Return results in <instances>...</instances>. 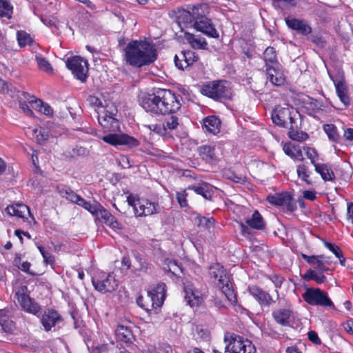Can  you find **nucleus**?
<instances>
[{"instance_id":"f257e3e1","label":"nucleus","mask_w":353,"mask_h":353,"mask_svg":"<svg viewBox=\"0 0 353 353\" xmlns=\"http://www.w3.org/2000/svg\"><path fill=\"white\" fill-rule=\"evenodd\" d=\"M181 97L170 90L158 89L153 94L141 98L140 105L152 116L172 114L180 110Z\"/></svg>"},{"instance_id":"f03ea898","label":"nucleus","mask_w":353,"mask_h":353,"mask_svg":"<svg viewBox=\"0 0 353 353\" xmlns=\"http://www.w3.org/2000/svg\"><path fill=\"white\" fill-rule=\"evenodd\" d=\"M117 113V109L114 105H107L105 109L99 112L98 121L103 129L110 133L102 137V140L105 143L114 145H127L129 148L137 147L139 141L135 138L125 134H117L120 130V123L118 119L114 117Z\"/></svg>"},{"instance_id":"7ed1b4c3","label":"nucleus","mask_w":353,"mask_h":353,"mask_svg":"<svg viewBox=\"0 0 353 353\" xmlns=\"http://www.w3.org/2000/svg\"><path fill=\"white\" fill-rule=\"evenodd\" d=\"M123 60L131 66L141 68L157 59L154 44L146 40H132L123 49Z\"/></svg>"},{"instance_id":"20e7f679","label":"nucleus","mask_w":353,"mask_h":353,"mask_svg":"<svg viewBox=\"0 0 353 353\" xmlns=\"http://www.w3.org/2000/svg\"><path fill=\"white\" fill-rule=\"evenodd\" d=\"M174 22H211L210 7L207 3L188 5L187 8L178 7L168 13Z\"/></svg>"},{"instance_id":"39448f33","label":"nucleus","mask_w":353,"mask_h":353,"mask_svg":"<svg viewBox=\"0 0 353 353\" xmlns=\"http://www.w3.org/2000/svg\"><path fill=\"white\" fill-rule=\"evenodd\" d=\"M210 275L211 278L217 280V285L221 289L227 299L232 305L237 302L236 294L234 292L230 276L225 270L219 263H215L210 268Z\"/></svg>"},{"instance_id":"423d86ee","label":"nucleus","mask_w":353,"mask_h":353,"mask_svg":"<svg viewBox=\"0 0 353 353\" xmlns=\"http://www.w3.org/2000/svg\"><path fill=\"white\" fill-rule=\"evenodd\" d=\"M127 202L132 207L135 216L138 217L157 214L161 210L158 203L140 198L136 194H129L127 196Z\"/></svg>"},{"instance_id":"0eeeda50","label":"nucleus","mask_w":353,"mask_h":353,"mask_svg":"<svg viewBox=\"0 0 353 353\" xmlns=\"http://www.w3.org/2000/svg\"><path fill=\"white\" fill-rule=\"evenodd\" d=\"M201 92L214 100L230 99L232 95L230 83L223 80L213 81L203 84L201 88Z\"/></svg>"},{"instance_id":"6e6552de","label":"nucleus","mask_w":353,"mask_h":353,"mask_svg":"<svg viewBox=\"0 0 353 353\" xmlns=\"http://www.w3.org/2000/svg\"><path fill=\"white\" fill-rule=\"evenodd\" d=\"M225 353H256L252 342L235 334L227 333L224 336Z\"/></svg>"},{"instance_id":"1a4fd4ad","label":"nucleus","mask_w":353,"mask_h":353,"mask_svg":"<svg viewBox=\"0 0 353 353\" xmlns=\"http://www.w3.org/2000/svg\"><path fill=\"white\" fill-rule=\"evenodd\" d=\"M92 283L94 289L101 293L112 292L118 286V282L113 274L103 272L92 276Z\"/></svg>"},{"instance_id":"9d476101","label":"nucleus","mask_w":353,"mask_h":353,"mask_svg":"<svg viewBox=\"0 0 353 353\" xmlns=\"http://www.w3.org/2000/svg\"><path fill=\"white\" fill-rule=\"evenodd\" d=\"M303 300L311 305L333 307L334 303L328 297L327 294L319 288H310L306 289L302 295Z\"/></svg>"},{"instance_id":"9b49d317","label":"nucleus","mask_w":353,"mask_h":353,"mask_svg":"<svg viewBox=\"0 0 353 353\" xmlns=\"http://www.w3.org/2000/svg\"><path fill=\"white\" fill-rule=\"evenodd\" d=\"M26 286H21L16 292L15 297L20 307L26 312L37 314L40 312L41 307L37 303L27 294Z\"/></svg>"},{"instance_id":"f8f14e48","label":"nucleus","mask_w":353,"mask_h":353,"mask_svg":"<svg viewBox=\"0 0 353 353\" xmlns=\"http://www.w3.org/2000/svg\"><path fill=\"white\" fill-rule=\"evenodd\" d=\"M66 66L77 79L82 82L85 81L88 72L87 61L80 57H73L68 59Z\"/></svg>"},{"instance_id":"ddd939ff","label":"nucleus","mask_w":353,"mask_h":353,"mask_svg":"<svg viewBox=\"0 0 353 353\" xmlns=\"http://www.w3.org/2000/svg\"><path fill=\"white\" fill-rule=\"evenodd\" d=\"M293 109L288 105L282 107L276 106L272 113V119L276 125L285 128L288 124L290 125L294 123V119L292 116Z\"/></svg>"},{"instance_id":"4468645a","label":"nucleus","mask_w":353,"mask_h":353,"mask_svg":"<svg viewBox=\"0 0 353 353\" xmlns=\"http://www.w3.org/2000/svg\"><path fill=\"white\" fill-rule=\"evenodd\" d=\"M185 300L190 307H198L203 301L202 292L192 283L185 284L184 286Z\"/></svg>"},{"instance_id":"2eb2a0df","label":"nucleus","mask_w":353,"mask_h":353,"mask_svg":"<svg viewBox=\"0 0 353 353\" xmlns=\"http://www.w3.org/2000/svg\"><path fill=\"white\" fill-rule=\"evenodd\" d=\"M96 218L114 230H121L122 225L102 205H99L94 214Z\"/></svg>"},{"instance_id":"dca6fc26","label":"nucleus","mask_w":353,"mask_h":353,"mask_svg":"<svg viewBox=\"0 0 353 353\" xmlns=\"http://www.w3.org/2000/svg\"><path fill=\"white\" fill-rule=\"evenodd\" d=\"M272 316L282 326H290L294 320V313L290 307L276 309L272 312Z\"/></svg>"},{"instance_id":"f3484780","label":"nucleus","mask_w":353,"mask_h":353,"mask_svg":"<svg viewBox=\"0 0 353 353\" xmlns=\"http://www.w3.org/2000/svg\"><path fill=\"white\" fill-rule=\"evenodd\" d=\"M248 290L261 307H268L274 302L268 292L256 285L249 286Z\"/></svg>"},{"instance_id":"a211bd4d","label":"nucleus","mask_w":353,"mask_h":353,"mask_svg":"<svg viewBox=\"0 0 353 353\" xmlns=\"http://www.w3.org/2000/svg\"><path fill=\"white\" fill-rule=\"evenodd\" d=\"M302 258L308 263L317 272H324L329 270L327 268L328 262L325 260L322 255L308 256L305 254H301Z\"/></svg>"},{"instance_id":"6ab92c4d","label":"nucleus","mask_w":353,"mask_h":353,"mask_svg":"<svg viewBox=\"0 0 353 353\" xmlns=\"http://www.w3.org/2000/svg\"><path fill=\"white\" fill-rule=\"evenodd\" d=\"M61 315L54 310H48L42 315L41 321L46 331H50L52 327L62 321Z\"/></svg>"},{"instance_id":"aec40b11","label":"nucleus","mask_w":353,"mask_h":353,"mask_svg":"<svg viewBox=\"0 0 353 353\" xmlns=\"http://www.w3.org/2000/svg\"><path fill=\"white\" fill-rule=\"evenodd\" d=\"M198 55L192 50H185L181 52V59L176 55L174 57L175 65L181 70H184L192 65L198 60Z\"/></svg>"},{"instance_id":"412c9836","label":"nucleus","mask_w":353,"mask_h":353,"mask_svg":"<svg viewBox=\"0 0 353 353\" xmlns=\"http://www.w3.org/2000/svg\"><path fill=\"white\" fill-rule=\"evenodd\" d=\"M266 74L268 79L273 85L279 86L285 82V78L281 70L279 63L266 67Z\"/></svg>"},{"instance_id":"4be33fe9","label":"nucleus","mask_w":353,"mask_h":353,"mask_svg":"<svg viewBox=\"0 0 353 353\" xmlns=\"http://www.w3.org/2000/svg\"><path fill=\"white\" fill-rule=\"evenodd\" d=\"M267 201L272 205L289 208L292 202V196L286 192L276 193L268 195Z\"/></svg>"},{"instance_id":"5701e85b","label":"nucleus","mask_w":353,"mask_h":353,"mask_svg":"<svg viewBox=\"0 0 353 353\" xmlns=\"http://www.w3.org/2000/svg\"><path fill=\"white\" fill-rule=\"evenodd\" d=\"M137 304L146 311H151L160 307L162 305L157 304V299L152 293L148 292L145 296H140L137 299Z\"/></svg>"},{"instance_id":"b1692460","label":"nucleus","mask_w":353,"mask_h":353,"mask_svg":"<svg viewBox=\"0 0 353 353\" xmlns=\"http://www.w3.org/2000/svg\"><path fill=\"white\" fill-rule=\"evenodd\" d=\"M184 38L188 44L194 49H208V43L205 39L201 37L200 35L185 32Z\"/></svg>"},{"instance_id":"393cba45","label":"nucleus","mask_w":353,"mask_h":353,"mask_svg":"<svg viewBox=\"0 0 353 353\" xmlns=\"http://www.w3.org/2000/svg\"><path fill=\"white\" fill-rule=\"evenodd\" d=\"M221 121L216 116H210L203 120V129L210 134H216L220 132Z\"/></svg>"},{"instance_id":"a878e982","label":"nucleus","mask_w":353,"mask_h":353,"mask_svg":"<svg viewBox=\"0 0 353 353\" xmlns=\"http://www.w3.org/2000/svg\"><path fill=\"white\" fill-rule=\"evenodd\" d=\"M330 77L335 85L337 96L339 97L340 101L345 105H349L350 103V99L348 95V89L345 82L342 80L335 81L330 74Z\"/></svg>"},{"instance_id":"bb28decb","label":"nucleus","mask_w":353,"mask_h":353,"mask_svg":"<svg viewBox=\"0 0 353 353\" xmlns=\"http://www.w3.org/2000/svg\"><path fill=\"white\" fill-rule=\"evenodd\" d=\"M6 211L11 216H16L23 219L26 217V214H30L29 208L21 203H16L9 205L6 208Z\"/></svg>"},{"instance_id":"cd10ccee","label":"nucleus","mask_w":353,"mask_h":353,"mask_svg":"<svg viewBox=\"0 0 353 353\" xmlns=\"http://www.w3.org/2000/svg\"><path fill=\"white\" fill-rule=\"evenodd\" d=\"M283 151L285 153L292 159L302 161L303 158V151L299 145L292 143H285L283 145Z\"/></svg>"},{"instance_id":"c85d7f7f","label":"nucleus","mask_w":353,"mask_h":353,"mask_svg":"<svg viewBox=\"0 0 353 353\" xmlns=\"http://www.w3.org/2000/svg\"><path fill=\"white\" fill-rule=\"evenodd\" d=\"M188 189L194 190L196 194L201 195L206 199H210L214 194L213 187L206 183H201L198 185L189 186Z\"/></svg>"},{"instance_id":"c756f323","label":"nucleus","mask_w":353,"mask_h":353,"mask_svg":"<svg viewBox=\"0 0 353 353\" xmlns=\"http://www.w3.org/2000/svg\"><path fill=\"white\" fill-rule=\"evenodd\" d=\"M115 332L117 339L125 343L130 344L134 339L132 331L126 326L119 325Z\"/></svg>"},{"instance_id":"7c9ffc66","label":"nucleus","mask_w":353,"mask_h":353,"mask_svg":"<svg viewBox=\"0 0 353 353\" xmlns=\"http://www.w3.org/2000/svg\"><path fill=\"white\" fill-rule=\"evenodd\" d=\"M315 171L319 174L325 181H333L335 178L332 169L327 164L318 163L314 165Z\"/></svg>"},{"instance_id":"2f4dec72","label":"nucleus","mask_w":353,"mask_h":353,"mask_svg":"<svg viewBox=\"0 0 353 353\" xmlns=\"http://www.w3.org/2000/svg\"><path fill=\"white\" fill-rule=\"evenodd\" d=\"M199 155L208 163H213L216 160L214 146L202 145L199 148Z\"/></svg>"},{"instance_id":"473e14b6","label":"nucleus","mask_w":353,"mask_h":353,"mask_svg":"<svg viewBox=\"0 0 353 353\" xmlns=\"http://www.w3.org/2000/svg\"><path fill=\"white\" fill-rule=\"evenodd\" d=\"M193 27L195 30L210 37L218 38L219 37V32L214 28L213 23H193Z\"/></svg>"},{"instance_id":"72a5a7b5","label":"nucleus","mask_w":353,"mask_h":353,"mask_svg":"<svg viewBox=\"0 0 353 353\" xmlns=\"http://www.w3.org/2000/svg\"><path fill=\"white\" fill-rule=\"evenodd\" d=\"M246 223L250 228L256 230H262L265 228L263 219L257 210L253 212L251 218L246 220Z\"/></svg>"},{"instance_id":"f704fd0d","label":"nucleus","mask_w":353,"mask_h":353,"mask_svg":"<svg viewBox=\"0 0 353 353\" xmlns=\"http://www.w3.org/2000/svg\"><path fill=\"white\" fill-rule=\"evenodd\" d=\"M165 288L166 285L164 283H159L153 289L149 290L157 299L158 305H162L164 301L166 291Z\"/></svg>"},{"instance_id":"c9c22d12","label":"nucleus","mask_w":353,"mask_h":353,"mask_svg":"<svg viewBox=\"0 0 353 353\" xmlns=\"http://www.w3.org/2000/svg\"><path fill=\"white\" fill-rule=\"evenodd\" d=\"M0 325L2 330L8 333L11 332L14 327L13 321L10 319L6 311L3 310L0 312Z\"/></svg>"},{"instance_id":"e433bc0d","label":"nucleus","mask_w":353,"mask_h":353,"mask_svg":"<svg viewBox=\"0 0 353 353\" xmlns=\"http://www.w3.org/2000/svg\"><path fill=\"white\" fill-rule=\"evenodd\" d=\"M323 272H317L312 269L308 270L303 276V279L306 281L314 280L318 284L323 283L326 281V277Z\"/></svg>"},{"instance_id":"4c0bfd02","label":"nucleus","mask_w":353,"mask_h":353,"mask_svg":"<svg viewBox=\"0 0 353 353\" xmlns=\"http://www.w3.org/2000/svg\"><path fill=\"white\" fill-rule=\"evenodd\" d=\"M265 66L279 64L277 62L276 54L275 50L272 47H268L263 53Z\"/></svg>"},{"instance_id":"58836bf2","label":"nucleus","mask_w":353,"mask_h":353,"mask_svg":"<svg viewBox=\"0 0 353 353\" xmlns=\"http://www.w3.org/2000/svg\"><path fill=\"white\" fill-rule=\"evenodd\" d=\"M323 128L330 141L333 142L339 141L340 134L338 133L337 128L334 125L325 124Z\"/></svg>"},{"instance_id":"ea45409f","label":"nucleus","mask_w":353,"mask_h":353,"mask_svg":"<svg viewBox=\"0 0 353 353\" xmlns=\"http://www.w3.org/2000/svg\"><path fill=\"white\" fill-rule=\"evenodd\" d=\"M13 13V6L6 0H0V17H6L10 19Z\"/></svg>"},{"instance_id":"a19ab883","label":"nucleus","mask_w":353,"mask_h":353,"mask_svg":"<svg viewBox=\"0 0 353 353\" xmlns=\"http://www.w3.org/2000/svg\"><path fill=\"white\" fill-rule=\"evenodd\" d=\"M296 172L298 177L307 184L310 185L311 181L310 180V172L307 167L304 164L299 165L296 168Z\"/></svg>"},{"instance_id":"79ce46f5","label":"nucleus","mask_w":353,"mask_h":353,"mask_svg":"<svg viewBox=\"0 0 353 353\" xmlns=\"http://www.w3.org/2000/svg\"><path fill=\"white\" fill-rule=\"evenodd\" d=\"M17 39L18 43L21 47H24L27 45H30L33 41L31 35L25 31L20 30L17 33Z\"/></svg>"},{"instance_id":"37998d69","label":"nucleus","mask_w":353,"mask_h":353,"mask_svg":"<svg viewBox=\"0 0 353 353\" xmlns=\"http://www.w3.org/2000/svg\"><path fill=\"white\" fill-rule=\"evenodd\" d=\"M289 28L296 30L298 33L307 35L311 32V28L307 23H287Z\"/></svg>"},{"instance_id":"c03bdc74","label":"nucleus","mask_w":353,"mask_h":353,"mask_svg":"<svg viewBox=\"0 0 353 353\" xmlns=\"http://www.w3.org/2000/svg\"><path fill=\"white\" fill-rule=\"evenodd\" d=\"M194 223L199 227L210 229L214 225V220L212 217L206 218L205 216L198 215L194 219Z\"/></svg>"},{"instance_id":"a18cd8bd","label":"nucleus","mask_w":353,"mask_h":353,"mask_svg":"<svg viewBox=\"0 0 353 353\" xmlns=\"http://www.w3.org/2000/svg\"><path fill=\"white\" fill-rule=\"evenodd\" d=\"M33 133L37 142L39 144H43L49 138L48 131L43 128L34 129Z\"/></svg>"},{"instance_id":"49530a36","label":"nucleus","mask_w":353,"mask_h":353,"mask_svg":"<svg viewBox=\"0 0 353 353\" xmlns=\"http://www.w3.org/2000/svg\"><path fill=\"white\" fill-rule=\"evenodd\" d=\"M35 59L40 70H42L46 72H52V68L46 58L43 57L41 54H37Z\"/></svg>"},{"instance_id":"de8ad7c7","label":"nucleus","mask_w":353,"mask_h":353,"mask_svg":"<svg viewBox=\"0 0 353 353\" xmlns=\"http://www.w3.org/2000/svg\"><path fill=\"white\" fill-rule=\"evenodd\" d=\"M289 137L290 139L297 141H303L308 138V134L303 131H296L293 128V125H290L289 131Z\"/></svg>"},{"instance_id":"09e8293b","label":"nucleus","mask_w":353,"mask_h":353,"mask_svg":"<svg viewBox=\"0 0 353 353\" xmlns=\"http://www.w3.org/2000/svg\"><path fill=\"white\" fill-rule=\"evenodd\" d=\"M296 3L297 0H275L272 6L275 8L284 10L296 6Z\"/></svg>"},{"instance_id":"8fccbe9b","label":"nucleus","mask_w":353,"mask_h":353,"mask_svg":"<svg viewBox=\"0 0 353 353\" xmlns=\"http://www.w3.org/2000/svg\"><path fill=\"white\" fill-rule=\"evenodd\" d=\"M77 204L78 205L83 208L84 209L87 210L92 214H94V213L96 212L97 208H99V205H100L97 202H94L93 203H90V202L86 201L82 197L79 198Z\"/></svg>"},{"instance_id":"3c124183","label":"nucleus","mask_w":353,"mask_h":353,"mask_svg":"<svg viewBox=\"0 0 353 353\" xmlns=\"http://www.w3.org/2000/svg\"><path fill=\"white\" fill-rule=\"evenodd\" d=\"M325 247L328 248L334 255L340 260V263L345 265V259L343 256L342 252L340 248L330 243H325Z\"/></svg>"},{"instance_id":"603ef678","label":"nucleus","mask_w":353,"mask_h":353,"mask_svg":"<svg viewBox=\"0 0 353 353\" xmlns=\"http://www.w3.org/2000/svg\"><path fill=\"white\" fill-rule=\"evenodd\" d=\"M38 250H39L40 253L41 254L43 261L46 264H50L52 265L54 262V258L51 254V253L49 252L48 249H46L45 247L39 245L37 246Z\"/></svg>"},{"instance_id":"864d4df0","label":"nucleus","mask_w":353,"mask_h":353,"mask_svg":"<svg viewBox=\"0 0 353 353\" xmlns=\"http://www.w3.org/2000/svg\"><path fill=\"white\" fill-rule=\"evenodd\" d=\"M179 117L176 115H172L165 120V121L163 124V126H164L165 130L167 129L175 130L179 126Z\"/></svg>"},{"instance_id":"5fc2aeb1","label":"nucleus","mask_w":353,"mask_h":353,"mask_svg":"<svg viewBox=\"0 0 353 353\" xmlns=\"http://www.w3.org/2000/svg\"><path fill=\"white\" fill-rule=\"evenodd\" d=\"M303 150L305 152L306 156L311 161V163L314 166V165L318 164L316 163V160L319 157V155L316 151L314 148H310L309 147H304Z\"/></svg>"},{"instance_id":"6e6d98bb","label":"nucleus","mask_w":353,"mask_h":353,"mask_svg":"<svg viewBox=\"0 0 353 353\" xmlns=\"http://www.w3.org/2000/svg\"><path fill=\"white\" fill-rule=\"evenodd\" d=\"M28 96V98H27V100L28 103L31 105V108L38 112H40L44 102L39 99L35 98L34 96Z\"/></svg>"},{"instance_id":"4d7b16f0","label":"nucleus","mask_w":353,"mask_h":353,"mask_svg":"<svg viewBox=\"0 0 353 353\" xmlns=\"http://www.w3.org/2000/svg\"><path fill=\"white\" fill-rule=\"evenodd\" d=\"M176 199L179 204V205L181 208L187 207L188 206V201H187V196L188 193L186 192V190H183L180 192H177L176 194Z\"/></svg>"},{"instance_id":"13d9d810","label":"nucleus","mask_w":353,"mask_h":353,"mask_svg":"<svg viewBox=\"0 0 353 353\" xmlns=\"http://www.w3.org/2000/svg\"><path fill=\"white\" fill-rule=\"evenodd\" d=\"M163 269L167 272L175 274L179 270H180V267L175 261L167 260Z\"/></svg>"},{"instance_id":"bf43d9fd","label":"nucleus","mask_w":353,"mask_h":353,"mask_svg":"<svg viewBox=\"0 0 353 353\" xmlns=\"http://www.w3.org/2000/svg\"><path fill=\"white\" fill-rule=\"evenodd\" d=\"M150 130L156 132L160 135H164L165 134V129L164 126H161L159 124H151L145 125Z\"/></svg>"},{"instance_id":"052dcab7","label":"nucleus","mask_w":353,"mask_h":353,"mask_svg":"<svg viewBox=\"0 0 353 353\" xmlns=\"http://www.w3.org/2000/svg\"><path fill=\"white\" fill-rule=\"evenodd\" d=\"M269 279L274 283L275 288H280L283 283L284 279L280 275L273 274L268 276Z\"/></svg>"},{"instance_id":"680f3d73","label":"nucleus","mask_w":353,"mask_h":353,"mask_svg":"<svg viewBox=\"0 0 353 353\" xmlns=\"http://www.w3.org/2000/svg\"><path fill=\"white\" fill-rule=\"evenodd\" d=\"M65 197L68 200L77 204L81 196L77 194L76 193H74L71 190H65Z\"/></svg>"},{"instance_id":"e2e57ef3","label":"nucleus","mask_w":353,"mask_h":353,"mask_svg":"<svg viewBox=\"0 0 353 353\" xmlns=\"http://www.w3.org/2000/svg\"><path fill=\"white\" fill-rule=\"evenodd\" d=\"M19 106L21 109L28 116L32 117L34 115V113L32 110L31 105L30 106L28 103L26 102H20Z\"/></svg>"},{"instance_id":"0e129e2a","label":"nucleus","mask_w":353,"mask_h":353,"mask_svg":"<svg viewBox=\"0 0 353 353\" xmlns=\"http://www.w3.org/2000/svg\"><path fill=\"white\" fill-rule=\"evenodd\" d=\"M307 335H308L309 340L311 341L314 344H320L321 343V340L319 338L318 334L316 332L310 331L308 332Z\"/></svg>"},{"instance_id":"69168bd1","label":"nucleus","mask_w":353,"mask_h":353,"mask_svg":"<svg viewBox=\"0 0 353 353\" xmlns=\"http://www.w3.org/2000/svg\"><path fill=\"white\" fill-rule=\"evenodd\" d=\"M344 330L349 334H353V319H349L343 324Z\"/></svg>"},{"instance_id":"338daca9","label":"nucleus","mask_w":353,"mask_h":353,"mask_svg":"<svg viewBox=\"0 0 353 353\" xmlns=\"http://www.w3.org/2000/svg\"><path fill=\"white\" fill-rule=\"evenodd\" d=\"M119 162L123 168H129L131 167L129 159L126 156H124V155L121 156L119 159Z\"/></svg>"},{"instance_id":"774afa93","label":"nucleus","mask_w":353,"mask_h":353,"mask_svg":"<svg viewBox=\"0 0 353 353\" xmlns=\"http://www.w3.org/2000/svg\"><path fill=\"white\" fill-rule=\"evenodd\" d=\"M39 112L45 115L50 116L52 114L53 111L48 103H44Z\"/></svg>"}]
</instances>
